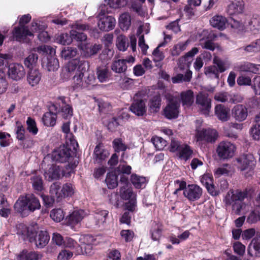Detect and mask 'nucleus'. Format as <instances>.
I'll return each mask as SVG.
<instances>
[{"label":"nucleus","instance_id":"obj_4","mask_svg":"<svg viewBox=\"0 0 260 260\" xmlns=\"http://www.w3.org/2000/svg\"><path fill=\"white\" fill-rule=\"evenodd\" d=\"M104 6H101V12L99 15L98 26L102 31H108L114 28L116 24L115 18L111 16L106 15L108 13Z\"/></svg>","mask_w":260,"mask_h":260},{"label":"nucleus","instance_id":"obj_56","mask_svg":"<svg viewBox=\"0 0 260 260\" xmlns=\"http://www.w3.org/2000/svg\"><path fill=\"white\" fill-rule=\"evenodd\" d=\"M188 41L180 42L175 45L171 51L172 56H178L181 52L185 50L188 45Z\"/></svg>","mask_w":260,"mask_h":260},{"label":"nucleus","instance_id":"obj_14","mask_svg":"<svg viewBox=\"0 0 260 260\" xmlns=\"http://www.w3.org/2000/svg\"><path fill=\"white\" fill-rule=\"evenodd\" d=\"M183 194L190 201L199 200L202 195V189L196 184L188 185L183 191Z\"/></svg>","mask_w":260,"mask_h":260},{"label":"nucleus","instance_id":"obj_37","mask_svg":"<svg viewBox=\"0 0 260 260\" xmlns=\"http://www.w3.org/2000/svg\"><path fill=\"white\" fill-rule=\"evenodd\" d=\"M85 216V212L82 210L74 211L68 217V222L71 225L79 223Z\"/></svg>","mask_w":260,"mask_h":260},{"label":"nucleus","instance_id":"obj_55","mask_svg":"<svg viewBox=\"0 0 260 260\" xmlns=\"http://www.w3.org/2000/svg\"><path fill=\"white\" fill-rule=\"evenodd\" d=\"M50 216L54 221L58 222L64 218V214L63 210L60 208L54 209L51 210Z\"/></svg>","mask_w":260,"mask_h":260},{"label":"nucleus","instance_id":"obj_8","mask_svg":"<svg viewBox=\"0 0 260 260\" xmlns=\"http://www.w3.org/2000/svg\"><path fill=\"white\" fill-rule=\"evenodd\" d=\"M37 49L39 51L50 54L47 56L48 61L46 65L49 71H54L58 69L59 65L58 59L51 55L52 53H55V50L53 48L50 46L43 45L39 47Z\"/></svg>","mask_w":260,"mask_h":260},{"label":"nucleus","instance_id":"obj_29","mask_svg":"<svg viewBox=\"0 0 260 260\" xmlns=\"http://www.w3.org/2000/svg\"><path fill=\"white\" fill-rule=\"evenodd\" d=\"M180 100L184 108L190 107L194 102L193 92L191 90H187L180 93Z\"/></svg>","mask_w":260,"mask_h":260},{"label":"nucleus","instance_id":"obj_22","mask_svg":"<svg viewBox=\"0 0 260 260\" xmlns=\"http://www.w3.org/2000/svg\"><path fill=\"white\" fill-rule=\"evenodd\" d=\"M163 230L162 224L159 222L153 221L151 223L149 234L153 241L159 243Z\"/></svg>","mask_w":260,"mask_h":260},{"label":"nucleus","instance_id":"obj_42","mask_svg":"<svg viewBox=\"0 0 260 260\" xmlns=\"http://www.w3.org/2000/svg\"><path fill=\"white\" fill-rule=\"evenodd\" d=\"M119 194L120 197L125 200L135 199L136 195L129 186H121Z\"/></svg>","mask_w":260,"mask_h":260},{"label":"nucleus","instance_id":"obj_61","mask_svg":"<svg viewBox=\"0 0 260 260\" xmlns=\"http://www.w3.org/2000/svg\"><path fill=\"white\" fill-rule=\"evenodd\" d=\"M248 26L254 34L258 33L260 31V22L256 18H251L248 22Z\"/></svg>","mask_w":260,"mask_h":260},{"label":"nucleus","instance_id":"obj_13","mask_svg":"<svg viewBox=\"0 0 260 260\" xmlns=\"http://www.w3.org/2000/svg\"><path fill=\"white\" fill-rule=\"evenodd\" d=\"M226 12L229 15H236L243 13L245 4L243 0H227Z\"/></svg>","mask_w":260,"mask_h":260},{"label":"nucleus","instance_id":"obj_28","mask_svg":"<svg viewBox=\"0 0 260 260\" xmlns=\"http://www.w3.org/2000/svg\"><path fill=\"white\" fill-rule=\"evenodd\" d=\"M217 37V36L215 34L211 31L207 37L206 40H204V39L200 40V45L204 49L214 51L216 47V45L213 42V41H214Z\"/></svg>","mask_w":260,"mask_h":260},{"label":"nucleus","instance_id":"obj_36","mask_svg":"<svg viewBox=\"0 0 260 260\" xmlns=\"http://www.w3.org/2000/svg\"><path fill=\"white\" fill-rule=\"evenodd\" d=\"M41 79V74L38 70L31 69L27 77L28 83L32 86L37 85Z\"/></svg>","mask_w":260,"mask_h":260},{"label":"nucleus","instance_id":"obj_41","mask_svg":"<svg viewBox=\"0 0 260 260\" xmlns=\"http://www.w3.org/2000/svg\"><path fill=\"white\" fill-rule=\"evenodd\" d=\"M30 180L33 189L36 191L41 192L44 189L43 181L41 176L35 174L30 177Z\"/></svg>","mask_w":260,"mask_h":260},{"label":"nucleus","instance_id":"obj_17","mask_svg":"<svg viewBox=\"0 0 260 260\" xmlns=\"http://www.w3.org/2000/svg\"><path fill=\"white\" fill-rule=\"evenodd\" d=\"M49 111L45 113L42 118L43 122L47 126H53L56 123V115L58 108L54 104L52 105L49 109Z\"/></svg>","mask_w":260,"mask_h":260},{"label":"nucleus","instance_id":"obj_18","mask_svg":"<svg viewBox=\"0 0 260 260\" xmlns=\"http://www.w3.org/2000/svg\"><path fill=\"white\" fill-rule=\"evenodd\" d=\"M199 51L197 47H194L191 50L187 52L184 56L179 58L178 66L181 70H184L186 68H189L191 62L192 60V57Z\"/></svg>","mask_w":260,"mask_h":260},{"label":"nucleus","instance_id":"obj_32","mask_svg":"<svg viewBox=\"0 0 260 260\" xmlns=\"http://www.w3.org/2000/svg\"><path fill=\"white\" fill-rule=\"evenodd\" d=\"M32 31H40L38 35V39L42 42H47L50 40V37L46 31L42 30L44 28V26L40 25L37 22H33L31 23Z\"/></svg>","mask_w":260,"mask_h":260},{"label":"nucleus","instance_id":"obj_24","mask_svg":"<svg viewBox=\"0 0 260 260\" xmlns=\"http://www.w3.org/2000/svg\"><path fill=\"white\" fill-rule=\"evenodd\" d=\"M247 253L251 257H260V236L256 235L252 239L248 245Z\"/></svg>","mask_w":260,"mask_h":260},{"label":"nucleus","instance_id":"obj_1","mask_svg":"<svg viewBox=\"0 0 260 260\" xmlns=\"http://www.w3.org/2000/svg\"><path fill=\"white\" fill-rule=\"evenodd\" d=\"M17 234L23 240H28L30 242H34L36 247L42 248L48 243L50 237L47 232L40 231L37 232L32 227L28 228L24 224H19Z\"/></svg>","mask_w":260,"mask_h":260},{"label":"nucleus","instance_id":"obj_50","mask_svg":"<svg viewBox=\"0 0 260 260\" xmlns=\"http://www.w3.org/2000/svg\"><path fill=\"white\" fill-rule=\"evenodd\" d=\"M77 49L75 48L66 47L61 51L62 58L68 59L75 57L77 54Z\"/></svg>","mask_w":260,"mask_h":260},{"label":"nucleus","instance_id":"obj_46","mask_svg":"<svg viewBox=\"0 0 260 260\" xmlns=\"http://www.w3.org/2000/svg\"><path fill=\"white\" fill-rule=\"evenodd\" d=\"M161 99L160 95H155L149 101V107L153 112H157L160 108Z\"/></svg>","mask_w":260,"mask_h":260},{"label":"nucleus","instance_id":"obj_47","mask_svg":"<svg viewBox=\"0 0 260 260\" xmlns=\"http://www.w3.org/2000/svg\"><path fill=\"white\" fill-rule=\"evenodd\" d=\"M193 153L190 147L187 144H184L178 152L179 157L181 159L187 160L191 157Z\"/></svg>","mask_w":260,"mask_h":260},{"label":"nucleus","instance_id":"obj_64","mask_svg":"<svg viewBox=\"0 0 260 260\" xmlns=\"http://www.w3.org/2000/svg\"><path fill=\"white\" fill-rule=\"evenodd\" d=\"M258 221H260V210L256 209L250 213L247 221L249 223H254Z\"/></svg>","mask_w":260,"mask_h":260},{"label":"nucleus","instance_id":"obj_35","mask_svg":"<svg viewBox=\"0 0 260 260\" xmlns=\"http://www.w3.org/2000/svg\"><path fill=\"white\" fill-rule=\"evenodd\" d=\"M226 22V18L221 15L214 16L210 20L211 25L219 30H223L225 28Z\"/></svg>","mask_w":260,"mask_h":260},{"label":"nucleus","instance_id":"obj_25","mask_svg":"<svg viewBox=\"0 0 260 260\" xmlns=\"http://www.w3.org/2000/svg\"><path fill=\"white\" fill-rule=\"evenodd\" d=\"M97 79L101 83L108 82L111 78V72L108 67L102 65L97 67L96 69Z\"/></svg>","mask_w":260,"mask_h":260},{"label":"nucleus","instance_id":"obj_7","mask_svg":"<svg viewBox=\"0 0 260 260\" xmlns=\"http://www.w3.org/2000/svg\"><path fill=\"white\" fill-rule=\"evenodd\" d=\"M84 62H80V58L71 60L62 70L60 74L61 78L63 81L69 80L74 74L77 68L83 69L82 67L84 66Z\"/></svg>","mask_w":260,"mask_h":260},{"label":"nucleus","instance_id":"obj_27","mask_svg":"<svg viewBox=\"0 0 260 260\" xmlns=\"http://www.w3.org/2000/svg\"><path fill=\"white\" fill-rule=\"evenodd\" d=\"M131 111L138 116H142L146 113V107L143 100H136L130 107Z\"/></svg>","mask_w":260,"mask_h":260},{"label":"nucleus","instance_id":"obj_57","mask_svg":"<svg viewBox=\"0 0 260 260\" xmlns=\"http://www.w3.org/2000/svg\"><path fill=\"white\" fill-rule=\"evenodd\" d=\"M205 74L209 77L218 79L219 72L216 66H211L205 68Z\"/></svg>","mask_w":260,"mask_h":260},{"label":"nucleus","instance_id":"obj_6","mask_svg":"<svg viewBox=\"0 0 260 260\" xmlns=\"http://www.w3.org/2000/svg\"><path fill=\"white\" fill-rule=\"evenodd\" d=\"M236 147L235 145L229 141H222L219 143L216 148L218 157L222 159L232 158L235 154Z\"/></svg>","mask_w":260,"mask_h":260},{"label":"nucleus","instance_id":"obj_52","mask_svg":"<svg viewBox=\"0 0 260 260\" xmlns=\"http://www.w3.org/2000/svg\"><path fill=\"white\" fill-rule=\"evenodd\" d=\"M127 2V0H105L103 6L106 7V5H109L110 8L116 9L126 6Z\"/></svg>","mask_w":260,"mask_h":260},{"label":"nucleus","instance_id":"obj_31","mask_svg":"<svg viewBox=\"0 0 260 260\" xmlns=\"http://www.w3.org/2000/svg\"><path fill=\"white\" fill-rule=\"evenodd\" d=\"M201 182L206 186L208 192L212 196L218 194L213 184V178L209 175H204L201 178Z\"/></svg>","mask_w":260,"mask_h":260},{"label":"nucleus","instance_id":"obj_15","mask_svg":"<svg viewBox=\"0 0 260 260\" xmlns=\"http://www.w3.org/2000/svg\"><path fill=\"white\" fill-rule=\"evenodd\" d=\"M8 76L13 80L19 81L24 77L25 71L23 66L19 63H14L9 66Z\"/></svg>","mask_w":260,"mask_h":260},{"label":"nucleus","instance_id":"obj_12","mask_svg":"<svg viewBox=\"0 0 260 260\" xmlns=\"http://www.w3.org/2000/svg\"><path fill=\"white\" fill-rule=\"evenodd\" d=\"M135 60V58L131 55L125 59H118L113 62L111 65V69L117 73H124L127 68V63L133 64Z\"/></svg>","mask_w":260,"mask_h":260},{"label":"nucleus","instance_id":"obj_33","mask_svg":"<svg viewBox=\"0 0 260 260\" xmlns=\"http://www.w3.org/2000/svg\"><path fill=\"white\" fill-rule=\"evenodd\" d=\"M26 201L27 202L28 208L29 213L34 212L36 210L41 208V204L39 199L33 194L26 196Z\"/></svg>","mask_w":260,"mask_h":260},{"label":"nucleus","instance_id":"obj_58","mask_svg":"<svg viewBox=\"0 0 260 260\" xmlns=\"http://www.w3.org/2000/svg\"><path fill=\"white\" fill-rule=\"evenodd\" d=\"M243 49L248 53L258 52L260 49V39L253 41L245 47Z\"/></svg>","mask_w":260,"mask_h":260},{"label":"nucleus","instance_id":"obj_23","mask_svg":"<svg viewBox=\"0 0 260 260\" xmlns=\"http://www.w3.org/2000/svg\"><path fill=\"white\" fill-rule=\"evenodd\" d=\"M27 204L26 196L20 197L14 205V210L16 212L20 213L22 216H26L30 213Z\"/></svg>","mask_w":260,"mask_h":260},{"label":"nucleus","instance_id":"obj_10","mask_svg":"<svg viewBox=\"0 0 260 260\" xmlns=\"http://www.w3.org/2000/svg\"><path fill=\"white\" fill-rule=\"evenodd\" d=\"M80 62H84V66H82L83 69L77 68L74 76H73V84L74 88H83V79L84 73L89 68V63L88 61L80 58Z\"/></svg>","mask_w":260,"mask_h":260},{"label":"nucleus","instance_id":"obj_60","mask_svg":"<svg viewBox=\"0 0 260 260\" xmlns=\"http://www.w3.org/2000/svg\"><path fill=\"white\" fill-rule=\"evenodd\" d=\"M25 128L21 123L18 121H16L15 132L17 139L20 141H23L25 139Z\"/></svg>","mask_w":260,"mask_h":260},{"label":"nucleus","instance_id":"obj_5","mask_svg":"<svg viewBox=\"0 0 260 260\" xmlns=\"http://www.w3.org/2000/svg\"><path fill=\"white\" fill-rule=\"evenodd\" d=\"M234 165L241 171L253 169L256 161L253 155L244 154L235 158L234 161Z\"/></svg>","mask_w":260,"mask_h":260},{"label":"nucleus","instance_id":"obj_44","mask_svg":"<svg viewBox=\"0 0 260 260\" xmlns=\"http://www.w3.org/2000/svg\"><path fill=\"white\" fill-rule=\"evenodd\" d=\"M119 23L120 28L123 30H126L131 24V19L128 13L122 14L119 19Z\"/></svg>","mask_w":260,"mask_h":260},{"label":"nucleus","instance_id":"obj_19","mask_svg":"<svg viewBox=\"0 0 260 260\" xmlns=\"http://www.w3.org/2000/svg\"><path fill=\"white\" fill-rule=\"evenodd\" d=\"M109 151L104 149L103 144L99 143L95 146L94 150L93 160L98 164H101L109 157Z\"/></svg>","mask_w":260,"mask_h":260},{"label":"nucleus","instance_id":"obj_63","mask_svg":"<svg viewBox=\"0 0 260 260\" xmlns=\"http://www.w3.org/2000/svg\"><path fill=\"white\" fill-rule=\"evenodd\" d=\"M58 112L60 113L64 119L70 118L73 115V109L69 105L62 106L60 111L58 110Z\"/></svg>","mask_w":260,"mask_h":260},{"label":"nucleus","instance_id":"obj_59","mask_svg":"<svg viewBox=\"0 0 260 260\" xmlns=\"http://www.w3.org/2000/svg\"><path fill=\"white\" fill-rule=\"evenodd\" d=\"M155 148L158 150H162L167 146V141L161 137H153L151 139Z\"/></svg>","mask_w":260,"mask_h":260},{"label":"nucleus","instance_id":"obj_11","mask_svg":"<svg viewBox=\"0 0 260 260\" xmlns=\"http://www.w3.org/2000/svg\"><path fill=\"white\" fill-rule=\"evenodd\" d=\"M196 104L201 112L208 115L211 108V100L206 93H200L196 97Z\"/></svg>","mask_w":260,"mask_h":260},{"label":"nucleus","instance_id":"obj_39","mask_svg":"<svg viewBox=\"0 0 260 260\" xmlns=\"http://www.w3.org/2000/svg\"><path fill=\"white\" fill-rule=\"evenodd\" d=\"M74 190L73 186L71 183H67L64 184L60 190V192H58V202L61 201L62 198L72 196L74 193Z\"/></svg>","mask_w":260,"mask_h":260},{"label":"nucleus","instance_id":"obj_26","mask_svg":"<svg viewBox=\"0 0 260 260\" xmlns=\"http://www.w3.org/2000/svg\"><path fill=\"white\" fill-rule=\"evenodd\" d=\"M215 114L220 121H227L230 117V109L222 104L217 105L215 107Z\"/></svg>","mask_w":260,"mask_h":260},{"label":"nucleus","instance_id":"obj_62","mask_svg":"<svg viewBox=\"0 0 260 260\" xmlns=\"http://www.w3.org/2000/svg\"><path fill=\"white\" fill-rule=\"evenodd\" d=\"M56 42L60 44L66 45H69L72 42V38L71 34L67 33L62 34L58 36L56 39Z\"/></svg>","mask_w":260,"mask_h":260},{"label":"nucleus","instance_id":"obj_49","mask_svg":"<svg viewBox=\"0 0 260 260\" xmlns=\"http://www.w3.org/2000/svg\"><path fill=\"white\" fill-rule=\"evenodd\" d=\"M131 181L136 188H140L145 185L146 179L145 177L133 174L131 175Z\"/></svg>","mask_w":260,"mask_h":260},{"label":"nucleus","instance_id":"obj_30","mask_svg":"<svg viewBox=\"0 0 260 260\" xmlns=\"http://www.w3.org/2000/svg\"><path fill=\"white\" fill-rule=\"evenodd\" d=\"M15 39L18 41L24 39L27 36H33L32 33L29 30L27 26L15 27L13 31Z\"/></svg>","mask_w":260,"mask_h":260},{"label":"nucleus","instance_id":"obj_54","mask_svg":"<svg viewBox=\"0 0 260 260\" xmlns=\"http://www.w3.org/2000/svg\"><path fill=\"white\" fill-rule=\"evenodd\" d=\"M238 68L241 72H251L253 73H256L258 70L256 64L248 62L241 64Z\"/></svg>","mask_w":260,"mask_h":260},{"label":"nucleus","instance_id":"obj_45","mask_svg":"<svg viewBox=\"0 0 260 260\" xmlns=\"http://www.w3.org/2000/svg\"><path fill=\"white\" fill-rule=\"evenodd\" d=\"M192 77V72L188 70L185 75L178 74L172 78L173 83H178L183 82H189Z\"/></svg>","mask_w":260,"mask_h":260},{"label":"nucleus","instance_id":"obj_2","mask_svg":"<svg viewBox=\"0 0 260 260\" xmlns=\"http://www.w3.org/2000/svg\"><path fill=\"white\" fill-rule=\"evenodd\" d=\"M246 197L247 193L245 191L230 190L225 197L224 202L226 205H232L234 213L239 215L245 206L243 201Z\"/></svg>","mask_w":260,"mask_h":260},{"label":"nucleus","instance_id":"obj_53","mask_svg":"<svg viewBox=\"0 0 260 260\" xmlns=\"http://www.w3.org/2000/svg\"><path fill=\"white\" fill-rule=\"evenodd\" d=\"M117 176L113 173L107 174L105 181L109 188L112 189L118 185Z\"/></svg>","mask_w":260,"mask_h":260},{"label":"nucleus","instance_id":"obj_38","mask_svg":"<svg viewBox=\"0 0 260 260\" xmlns=\"http://www.w3.org/2000/svg\"><path fill=\"white\" fill-rule=\"evenodd\" d=\"M108 213V211L107 210H96L94 216L95 225L98 226L103 225L106 222Z\"/></svg>","mask_w":260,"mask_h":260},{"label":"nucleus","instance_id":"obj_21","mask_svg":"<svg viewBox=\"0 0 260 260\" xmlns=\"http://www.w3.org/2000/svg\"><path fill=\"white\" fill-rule=\"evenodd\" d=\"M63 175L64 173L62 168L56 165H52L44 174L45 177L49 181L59 179Z\"/></svg>","mask_w":260,"mask_h":260},{"label":"nucleus","instance_id":"obj_3","mask_svg":"<svg viewBox=\"0 0 260 260\" xmlns=\"http://www.w3.org/2000/svg\"><path fill=\"white\" fill-rule=\"evenodd\" d=\"M76 152L75 147L67 144L54 150L52 153V159L56 162H66L73 158Z\"/></svg>","mask_w":260,"mask_h":260},{"label":"nucleus","instance_id":"obj_43","mask_svg":"<svg viewBox=\"0 0 260 260\" xmlns=\"http://www.w3.org/2000/svg\"><path fill=\"white\" fill-rule=\"evenodd\" d=\"M37 252L27 250H23L18 256V260H38Z\"/></svg>","mask_w":260,"mask_h":260},{"label":"nucleus","instance_id":"obj_16","mask_svg":"<svg viewBox=\"0 0 260 260\" xmlns=\"http://www.w3.org/2000/svg\"><path fill=\"white\" fill-rule=\"evenodd\" d=\"M218 134L216 130L213 129H203L198 131L197 134L198 141H205L207 142L214 143L216 140Z\"/></svg>","mask_w":260,"mask_h":260},{"label":"nucleus","instance_id":"obj_9","mask_svg":"<svg viewBox=\"0 0 260 260\" xmlns=\"http://www.w3.org/2000/svg\"><path fill=\"white\" fill-rule=\"evenodd\" d=\"M180 102L176 98L170 99L164 109V115L168 119L177 118L179 112Z\"/></svg>","mask_w":260,"mask_h":260},{"label":"nucleus","instance_id":"obj_20","mask_svg":"<svg viewBox=\"0 0 260 260\" xmlns=\"http://www.w3.org/2000/svg\"><path fill=\"white\" fill-rule=\"evenodd\" d=\"M232 113L233 117L236 120L241 122L246 119L248 115V111L245 106L238 104L232 108Z\"/></svg>","mask_w":260,"mask_h":260},{"label":"nucleus","instance_id":"obj_40","mask_svg":"<svg viewBox=\"0 0 260 260\" xmlns=\"http://www.w3.org/2000/svg\"><path fill=\"white\" fill-rule=\"evenodd\" d=\"M38 55L34 52H30L28 55L24 59V64L27 68L32 69L37 64Z\"/></svg>","mask_w":260,"mask_h":260},{"label":"nucleus","instance_id":"obj_34","mask_svg":"<svg viewBox=\"0 0 260 260\" xmlns=\"http://www.w3.org/2000/svg\"><path fill=\"white\" fill-rule=\"evenodd\" d=\"M63 245L71 248L76 255H79L82 253V247L80 246L74 239L69 237H66L64 240Z\"/></svg>","mask_w":260,"mask_h":260},{"label":"nucleus","instance_id":"obj_51","mask_svg":"<svg viewBox=\"0 0 260 260\" xmlns=\"http://www.w3.org/2000/svg\"><path fill=\"white\" fill-rule=\"evenodd\" d=\"M256 124L251 129V134L255 140L260 139V114L255 116Z\"/></svg>","mask_w":260,"mask_h":260},{"label":"nucleus","instance_id":"obj_48","mask_svg":"<svg viewBox=\"0 0 260 260\" xmlns=\"http://www.w3.org/2000/svg\"><path fill=\"white\" fill-rule=\"evenodd\" d=\"M116 45L120 51H125L129 45L127 38L123 35H119L116 39Z\"/></svg>","mask_w":260,"mask_h":260}]
</instances>
